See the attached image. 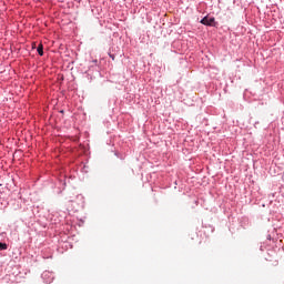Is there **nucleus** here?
I'll return each instance as SVG.
<instances>
[{"mask_svg":"<svg viewBox=\"0 0 284 284\" xmlns=\"http://www.w3.org/2000/svg\"><path fill=\"white\" fill-rule=\"evenodd\" d=\"M37 52L40 57H43V44H39L38 48H37Z\"/></svg>","mask_w":284,"mask_h":284,"instance_id":"nucleus-2","label":"nucleus"},{"mask_svg":"<svg viewBox=\"0 0 284 284\" xmlns=\"http://www.w3.org/2000/svg\"><path fill=\"white\" fill-rule=\"evenodd\" d=\"M201 23H202L203 26H211V27L216 26V21L214 20V18H210V17H204V18L201 20Z\"/></svg>","mask_w":284,"mask_h":284,"instance_id":"nucleus-1","label":"nucleus"},{"mask_svg":"<svg viewBox=\"0 0 284 284\" xmlns=\"http://www.w3.org/2000/svg\"><path fill=\"white\" fill-rule=\"evenodd\" d=\"M2 250H8V244L0 242V252H1Z\"/></svg>","mask_w":284,"mask_h":284,"instance_id":"nucleus-3","label":"nucleus"}]
</instances>
